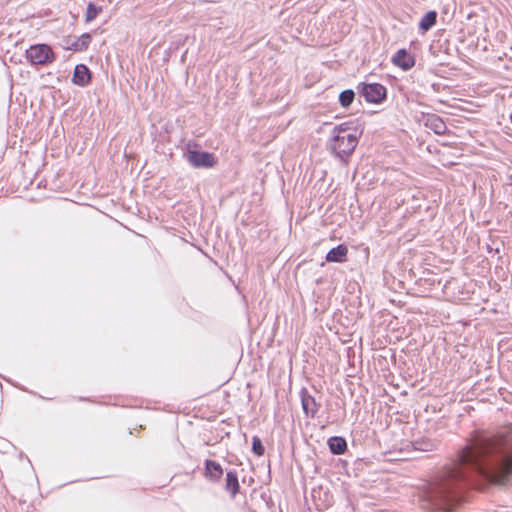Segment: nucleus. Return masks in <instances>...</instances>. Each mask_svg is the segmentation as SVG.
<instances>
[{
	"mask_svg": "<svg viewBox=\"0 0 512 512\" xmlns=\"http://www.w3.org/2000/svg\"><path fill=\"white\" fill-rule=\"evenodd\" d=\"M26 59L32 65H48L54 62L55 54L51 47L46 44H36L26 50Z\"/></svg>",
	"mask_w": 512,
	"mask_h": 512,
	"instance_id": "obj_3",
	"label": "nucleus"
},
{
	"mask_svg": "<svg viewBox=\"0 0 512 512\" xmlns=\"http://www.w3.org/2000/svg\"><path fill=\"white\" fill-rule=\"evenodd\" d=\"M348 248L340 244L335 248H332L326 255L327 262L343 263L347 259Z\"/></svg>",
	"mask_w": 512,
	"mask_h": 512,
	"instance_id": "obj_11",
	"label": "nucleus"
},
{
	"mask_svg": "<svg viewBox=\"0 0 512 512\" xmlns=\"http://www.w3.org/2000/svg\"><path fill=\"white\" fill-rule=\"evenodd\" d=\"M91 80V73L88 67L84 64L75 66L72 82L78 86H86Z\"/></svg>",
	"mask_w": 512,
	"mask_h": 512,
	"instance_id": "obj_8",
	"label": "nucleus"
},
{
	"mask_svg": "<svg viewBox=\"0 0 512 512\" xmlns=\"http://www.w3.org/2000/svg\"><path fill=\"white\" fill-rule=\"evenodd\" d=\"M361 95L369 103H380L386 97V88L378 83L362 84Z\"/></svg>",
	"mask_w": 512,
	"mask_h": 512,
	"instance_id": "obj_4",
	"label": "nucleus"
},
{
	"mask_svg": "<svg viewBox=\"0 0 512 512\" xmlns=\"http://www.w3.org/2000/svg\"><path fill=\"white\" fill-rule=\"evenodd\" d=\"M354 97H355V93L353 90H351V89L344 90L339 95L340 104L343 107H348L353 102Z\"/></svg>",
	"mask_w": 512,
	"mask_h": 512,
	"instance_id": "obj_16",
	"label": "nucleus"
},
{
	"mask_svg": "<svg viewBox=\"0 0 512 512\" xmlns=\"http://www.w3.org/2000/svg\"><path fill=\"white\" fill-rule=\"evenodd\" d=\"M328 445L333 454H342L347 449V443L342 437H331L328 440Z\"/></svg>",
	"mask_w": 512,
	"mask_h": 512,
	"instance_id": "obj_14",
	"label": "nucleus"
},
{
	"mask_svg": "<svg viewBox=\"0 0 512 512\" xmlns=\"http://www.w3.org/2000/svg\"><path fill=\"white\" fill-rule=\"evenodd\" d=\"M358 138L357 129H352L350 124L345 122L333 128L327 148L336 158L347 163V159L358 145Z\"/></svg>",
	"mask_w": 512,
	"mask_h": 512,
	"instance_id": "obj_2",
	"label": "nucleus"
},
{
	"mask_svg": "<svg viewBox=\"0 0 512 512\" xmlns=\"http://www.w3.org/2000/svg\"><path fill=\"white\" fill-rule=\"evenodd\" d=\"M187 160L196 168H209L215 164L214 156L209 152L189 150L187 153Z\"/></svg>",
	"mask_w": 512,
	"mask_h": 512,
	"instance_id": "obj_5",
	"label": "nucleus"
},
{
	"mask_svg": "<svg viewBox=\"0 0 512 512\" xmlns=\"http://www.w3.org/2000/svg\"><path fill=\"white\" fill-rule=\"evenodd\" d=\"M101 11V7H97L93 3H89L86 10V21L90 22L94 20Z\"/></svg>",
	"mask_w": 512,
	"mask_h": 512,
	"instance_id": "obj_17",
	"label": "nucleus"
},
{
	"mask_svg": "<svg viewBox=\"0 0 512 512\" xmlns=\"http://www.w3.org/2000/svg\"><path fill=\"white\" fill-rule=\"evenodd\" d=\"M419 447L417 449L423 450V451H431L435 448L436 444L431 441L418 443Z\"/></svg>",
	"mask_w": 512,
	"mask_h": 512,
	"instance_id": "obj_19",
	"label": "nucleus"
},
{
	"mask_svg": "<svg viewBox=\"0 0 512 512\" xmlns=\"http://www.w3.org/2000/svg\"><path fill=\"white\" fill-rule=\"evenodd\" d=\"M511 476L512 455L505 451L503 439L481 438L419 487V505L430 512H450L468 485L478 481L504 484Z\"/></svg>",
	"mask_w": 512,
	"mask_h": 512,
	"instance_id": "obj_1",
	"label": "nucleus"
},
{
	"mask_svg": "<svg viewBox=\"0 0 512 512\" xmlns=\"http://www.w3.org/2000/svg\"><path fill=\"white\" fill-rule=\"evenodd\" d=\"M252 451L257 456L264 455L265 448L261 442V439L258 436H254L252 438Z\"/></svg>",
	"mask_w": 512,
	"mask_h": 512,
	"instance_id": "obj_18",
	"label": "nucleus"
},
{
	"mask_svg": "<svg viewBox=\"0 0 512 512\" xmlns=\"http://www.w3.org/2000/svg\"><path fill=\"white\" fill-rule=\"evenodd\" d=\"M223 475L221 465L213 460L205 461V476L212 481H219Z\"/></svg>",
	"mask_w": 512,
	"mask_h": 512,
	"instance_id": "obj_12",
	"label": "nucleus"
},
{
	"mask_svg": "<svg viewBox=\"0 0 512 512\" xmlns=\"http://www.w3.org/2000/svg\"><path fill=\"white\" fill-rule=\"evenodd\" d=\"M437 13L435 11L427 12L419 22V28L423 32L430 30L436 23Z\"/></svg>",
	"mask_w": 512,
	"mask_h": 512,
	"instance_id": "obj_15",
	"label": "nucleus"
},
{
	"mask_svg": "<svg viewBox=\"0 0 512 512\" xmlns=\"http://www.w3.org/2000/svg\"><path fill=\"white\" fill-rule=\"evenodd\" d=\"M238 476L235 471H228L226 474V485L225 488L234 497L239 491Z\"/></svg>",
	"mask_w": 512,
	"mask_h": 512,
	"instance_id": "obj_13",
	"label": "nucleus"
},
{
	"mask_svg": "<svg viewBox=\"0 0 512 512\" xmlns=\"http://www.w3.org/2000/svg\"><path fill=\"white\" fill-rule=\"evenodd\" d=\"M301 404L306 416L313 418L316 415L319 405L305 389L301 391Z\"/></svg>",
	"mask_w": 512,
	"mask_h": 512,
	"instance_id": "obj_7",
	"label": "nucleus"
},
{
	"mask_svg": "<svg viewBox=\"0 0 512 512\" xmlns=\"http://www.w3.org/2000/svg\"><path fill=\"white\" fill-rule=\"evenodd\" d=\"M424 124L427 128L431 129L438 135H443L446 133L447 126L445 122L436 114L427 115Z\"/></svg>",
	"mask_w": 512,
	"mask_h": 512,
	"instance_id": "obj_9",
	"label": "nucleus"
},
{
	"mask_svg": "<svg viewBox=\"0 0 512 512\" xmlns=\"http://www.w3.org/2000/svg\"><path fill=\"white\" fill-rule=\"evenodd\" d=\"M392 62L405 71L411 69L415 65L414 57L405 49H400L393 56Z\"/></svg>",
	"mask_w": 512,
	"mask_h": 512,
	"instance_id": "obj_6",
	"label": "nucleus"
},
{
	"mask_svg": "<svg viewBox=\"0 0 512 512\" xmlns=\"http://www.w3.org/2000/svg\"><path fill=\"white\" fill-rule=\"evenodd\" d=\"M91 39L92 38L89 33H84L76 39L66 40V48L73 51L86 50L91 42Z\"/></svg>",
	"mask_w": 512,
	"mask_h": 512,
	"instance_id": "obj_10",
	"label": "nucleus"
}]
</instances>
